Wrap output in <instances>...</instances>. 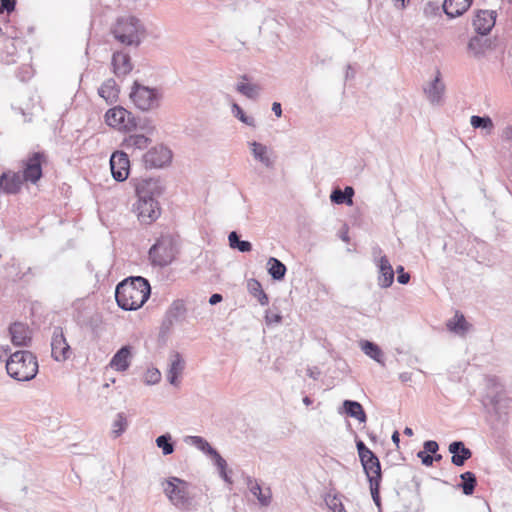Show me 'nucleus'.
<instances>
[{"instance_id":"obj_59","label":"nucleus","mask_w":512,"mask_h":512,"mask_svg":"<svg viewBox=\"0 0 512 512\" xmlns=\"http://www.w3.org/2000/svg\"><path fill=\"white\" fill-rule=\"evenodd\" d=\"M397 8L403 9L405 7L406 0H392Z\"/></svg>"},{"instance_id":"obj_6","label":"nucleus","mask_w":512,"mask_h":512,"mask_svg":"<svg viewBox=\"0 0 512 512\" xmlns=\"http://www.w3.org/2000/svg\"><path fill=\"white\" fill-rule=\"evenodd\" d=\"M105 121L109 126L119 130L131 131L139 128L146 134L154 131V126L148 119L142 123L137 122L131 112L120 106L109 109L105 114Z\"/></svg>"},{"instance_id":"obj_22","label":"nucleus","mask_w":512,"mask_h":512,"mask_svg":"<svg viewBox=\"0 0 512 512\" xmlns=\"http://www.w3.org/2000/svg\"><path fill=\"white\" fill-rule=\"evenodd\" d=\"M444 91L445 85L440 79V72L437 71L435 79L430 82L428 87L424 88V92L431 104L439 105L441 104Z\"/></svg>"},{"instance_id":"obj_55","label":"nucleus","mask_w":512,"mask_h":512,"mask_svg":"<svg viewBox=\"0 0 512 512\" xmlns=\"http://www.w3.org/2000/svg\"><path fill=\"white\" fill-rule=\"evenodd\" d=\"M307 375L314 379V380H317L320 376V371L317 369V368H308L307 369Z\"/></svg>"},{"instance_id":"obj_25","label":"nucleus","mask_w":512,"mask_h":512,"mask_svg":"<svg viewBox=\"0 0 512 512\" xmlns=\"http://www.w3.org/2000/svg\"><path fill=\"white\" fill-rule=\"evenodd\" d=\"M472 0H444L443 10L450 18L461 16L471 6Z\"/></svg>"},{"instance_id":"obj_63","label":"nucleus","mask_w":512,"mask_h":512,"mask_svg":"<svg viewBox=\"0 0 512 512\" xmlns=\"http://www.w3.org/2000/svg\"><path fill=\"white\" fill-rule=\"evenodd\" d=\"M403 433L407 436H412L413 435V430L410 428V427H406L403 431Z\"/></svg>"},{"instance_id":"obj_26","label":"nucleus","mask_w":512,"mask_h":512,"mask_svg":"<svg viewBox=\"0 0 512 512\" xmlns=\"http://www.w3.org/2000/svg\"><path fill=\"white\" fill-rule=\"evenodd\" d=\"M246 484L250 492L257 498L262 506L266 507L270 505L272 499L270 488H266L265 491H263L260 484L250 476L246 477Z\"/></svg>"},{"instance_id":"obj_53","label":"nucleus","mask_w":512,"mask_h":512,"mask_svg":"<svg viewBox=\"0 0 512 512\" xmlns=\"http://www.w3.org/2000/svg\"><path fill=\"white\" fill-rule=\"evenodd\" d=\"M265 319H266V322L268 324H270V323H280L281 320H282V317H281V315H279L277 313H273L271 311H267L266 315H265Z\"/></svg>"},{"instance_id":"obj_24","label":"nucleus","mask_w":512,"mask_h":512,"mask_svg":"<svg viewBox=\"0 0 512 512\" xmlns=\"http://www.w3.org/2000/svg\"><path fill=\"white\" fill-rule=\"evenodd\" d=\"M151 143V139L141 133H134L126 136L122 141V147L128 151L134 152L136 150H144Z\"/></svg>"},{"instance_id":"obj_3","label":"nucleus","mask_w":512,"mask_h":512,"mask_svg":"<svg viewBox=\"0 0 512 512\" xmlns=\"http://www.w3.org/2000/svg\"><path fill=\"white\" fill-rule=\"evenodd\" d=\"M36 356L27 350L16 351L6 360L8 375L17 381H30L38 373Z\"/></svg>"},{"instance_id":"obj_7","label":"nucleus","mask_w":512,"mask_h":512,"mask_svg":"<svg viewBox=\"0 0 512 512\" xmlns=\"http://www.w3.org/2000/svg\"><path fill=\"white\" fill-rule=\"evenodd\" d=\"M130 99L139 110L150 111L159 107L161 94L155 88L134 82L130 92Z\"/></svg>"},{"instance_id":"obj_47","label":"nucleus","mask_w":512,"mask_h":512,"mask_svg":"<svg viewBox=\"0 0 512 512\" xmlns=\"http://www.w3.org/2000/svg\"><path fill=\"white\" fill-rule=\"evenodd\" d=\"M327 505L330 507V509H332L334 512H346L345 509H344V506L343 504L341 503V501L336 498V497H333L329 500H327Z\"/></svg>"},{"instance_id":"obj_56","label":"nucleus","mask_w":512,"mask_h":512,"mask_svg":"<svg viewBox=\"0 0 512 512\" xmlns=\"http://www.w3.org/2000/svg\"><path fill=\"white\" fill-rule=\"evenodd\" d=\"M272 111L274 112V114L277 116V117H281L282 116V107H281V104L279 102H274L272 104Z\"/></svg>"},{"instance_id":"obj_17","label":"nucleus","mask_w":512,"mask_h":512,"mask_svg":"<svg viewBox=\"0 0 512 512\" xmlns=\"http://www.w3.org/2000/svg\"><path fill=\"white\" fill-rule=\"evenodd\" d=\"M185 368V361L181 354L172 352L169 356V368L167 370V380L173 386L179 385L178 378L182 375Z\"/></svg>"},{"instance_id":"obj_64","label":"nucleus","mask_w":512,"mask_h":512,"mask_svg":"<svg viewBox=\"0 0 512 512\" xmlns=\"http://www.w3.org/2000/svg\"><path fill=\"white\" fill-rule=\"evenodd\" d=\"M303 403L306 405V406H309L311 403H312V400L310 397L306 396L303 398Z\"/></svg>"},{"instance_id":"obj_52","label":"nucleus","mask_w":512,"mask_h":512,"mask_svg":"<svg viewBox=\"0 0 512 512\" xmlns=\"http://www.w3.org/2000/svg\"><path fill=\"white\" fill-rule=\"evenodd\" d=\"M438 10H439V6L436 3L428 2L425 4L423 11L426 16H432V15H435Z\"/></svg>"},{"instance_id":"obj_58","label":"nucleus","mask_w":512,"mask_h":512,"mask_svg":"<svg viewBox=\"0 0 512 512\" xmlns=\"http://www.w3.org/2000/svg\"><path fill=\"white\" fill-rule=\"evenodd\" d=\"M392 441L394 444H396V446L399 445V442H400V434L398 431H394L393 434H392V437H391Z\"/></svg>"},{"instance_id":"obj_30","label":"nucleus","mask_w":512,"mask_h":512,"mask_svg":"<svg viewBox=\"0 0 512 512\" xmlns=\"http://www.w3.org/2000/svg\"><path fill=\"white\" fill-rule=\"evenodd\" d=\"M243 81L238 82L236 85V91L240 94L246 96L249 99H256L259 97L261 92V87L258 84L254 83H246L244 81L248 80L247 75L241 76Z\"/></svg>"},{"instance_id":"obj_12","label":"nucleus","mask_w":512,"mask_h":512,"mask_svg":"<svg viewBox=\"0 0 512 512\" xmlns=\"http://www.w3.org/2000/svg\"><path fill=\"white\" fill-rule=\"evenodd\" d=\"M171 159V151L163 145L151 148L143 156L145 166L148 168H161L170 163Z\"/></svg>"},{"instance_id":"obj_45","label":"nucleus","mask_w":512,"mask_h":512,"mask_svg":"<svg viewBox=\"0 0 512 512\" xmlns=\"http://www.w3.org/2000/svg\"><path fill=\"white\" fill-rule=\"evenodd\" d=\"M380 483L381 481L376 480L369 482L372 499L378 507H380Z\"/></svg>"},{"instance_id":"obj_2","label":"nucleus","mask_w":512,"mask_h":512,"mask_svg":"<svg viewBox=\"0 0 512 512\" xmlns=\"http://www.w3.org/2000/svg\"><path fill=\"white\" fill-rule=\"evenodd\" d=\"M151 294V287L147 279L141 276L129 277L121 281L115 290V299L118 306L126 311L141 308Z\"/></svg>"},{"instance_id":"obj_16","label":"nucleus","mask_w":512,"mask_h":512,"mask_svg":"<svg viewBox=\"0 0 512 512\" xmlns=\"http://www.w3.org/2000/svg\"><path fill=\"white\" fill-rule=\"evenodd\" d=\"M11 342L15 346H28L31 342V330L28 325L22 322H15L9 327Z\"/></svg>"},{"instance_id":"obj_48","label":"nucleus","mask_w":512,"mask_h":512,"mask_svg":"<svg viewBox=\"0 0 512 512\" xmlns=\"http://www.w3.org/2000/svg\"><path fill=\"white\" fill-rule=\"evenodd\" d=\"M417 457L419 459H421L422 464L427 466V467L432 466V464L434 462V457L431 454H429L426 451H424V450L423 451H419L417 453Z\"/></svg>"},{"instance_id":"obj_15","label":"nucleus","mask_w":512,"mask_h":512,"mask_svg":"<svg viewBox=\"0 0 512 512\" xmlns=\"http://www.w3.org/2000/svg\"><path fill=\"white\" fill-rule=\"evenodd\" d=\"M186 306L182 299H177L172 302L165 314L163 325L169 329L175 323L182 322L186 316Z\"/></svg>"},{"instance_id":"obj_20","label":"nucleus","mask_w":512,"mask_h":512,"mask_svg":"<svg viewBox=\"0 0 512 512\" xmlns=\"http://www.w3.org/2000/svg\"><path fill=\"white\" fill-rule=\"evenodd\" d=\"M22 184L23 178L19 173H3L0 176V190L6 194H16Z\"/></svg>"},{"instance_id":"obj_51","label":"nucleus","mask_w":512,"mask_h":512,"mask_svg":"<svg viewBox=\"0 0 512 512\" xmlns=\"http://www.w3.org/2000/svg\"><path fill=\"white\" fill-rule=\"evenodd\" d=\"M15 0H0V13L3 11L11 12L15 8Z\"/></svg>"},{"instance_id":"obj_14","label":"nucleus","mask_w":512,"mask_h":512,"mask_svg":"<svg viewBox=\"0 0 512 512\" xmlns=\"http://www.w3.org/2000/svg\"><path fill=\"white\" fill-rule=\"evenodd\" d=\"M496 12L490 10H480L473 19L475 31L484 36L489 34L495 25Z\"/></svg>"},{"instance_id":"obj_38","label":"nucleus","mask_w":512,"mask_h":512,"mask_svg":"<svg viewBox=\"0 0 512 512\" xmlns=\"http://www.w3.org/2000/svg\"><path fill=\"white\" fill-rule=\"evenodd\" d=\"M229 245L232 249H237L240 252H250L252 250V244L246 240H240L239 235L236 231H232L228 235Z\"/></svg>"},{"instance_id":"obj_36","label":"nucleus","mask_w":512,"mask_h":512,"mask_svg":"<svg viewBox=\"0 0 512 512\" xmlns=\"http://www.w3.org/2000/svg\"><path fill=\"white\" fill-rule=\"evenodd\" d=\"M470 124L474 129L484 130L486 134H491L494 128L493 121L489 116L473 115L470 118Z\"/></svg>"},{"instance_id":"obj_31","label":"nucleus","mask_w":512,"mask_h":512,"mask_svg":"<svg viewBox=\"0 0 512 512\" xmlns=\"http://www.w3.org/2000/svg\"><path fill=\"white\" fill-rule=\"evenodd\" d=\"M354 189L351 186H346L344 190L336 188L332 191L330 199L335 204H353Z\"/></svg>"},{"instance_id":"obj_32","label":"nucleus","mask_w":512,"mask_h":512,"mask_svg":"<svg viewBox=\"0 0 512 512\" xmlns=\"http://www.w3.org/2000/svg\"><path fill=\"white\" fill-rule=\"evenodd\" d=\"M361 349L367 356L384 366V354L377 344L365 340L361 342Z\"/></svg>"},{"instance_id":"obj_46","label":"nucleus","mask_w":512,"mask_h":512,"mask_svg":"<svg viewBox=\"0 0 512 512\" xmlns=\"http://www.w3.org/2000/svg\"><path fill=\"white\" fill-rule=\"evenodd\" d=\"M215 466L218 468L219 472L224 471L227 468V462L226 460L217 452V450L210 456Z\"/></svg>"},{"instance_id":"obj_41","label":"nucleus","mask_w":512,"mask_h":512,"mask_svg":"<svg viewBox=\"0 0 512 512\" xmlns=\"http://www.w3.org/2000/svg\"><path fill=\"white\" fill-rule=\"evenodd\" d=\"M155 442L157 447L162 450L163 455H170L174 452V443L169 433L158 436Z\"/></svg>"},{"instance_id":"obj_1","label":"nucleus","mask_w":512,"mask_h":512,"mask_svg":"<svg viewBox=\"0 0 512 512\" xmlns=\"http://www.w3.org/2000/svg\"><path fill=\"white\" fill-rule=\"evenodd\" d=\"M134 185L138 197L134 211L142 223L150 224L160 215L157 198L162 195L163 186L160 180L153 178L136 179Z\"/></svg>"},{"instance_id":"obj_60","label":"nucleus","mask_w":512,"mask_h":512,"mask_svg":"<svg viewBox=\"0 0 512 512\" xmlns=\"http://www.w3.org/2000/svg\"><path fill=\"white\" fill-rule=\"evenodd\" d=\"M219 473H220V476L223 478V480H224L225 482H227V483H231V482H232V481H231V478L227 475L226 470H224V471L222 470V471H220Z\"/></svg>"},{"instance_id":"obj_44","label":"nucleus","mask_w":512,"mask_h":512,"mask_svg":"<svg viewBox=\"0 0 512 512\" xmlns=\"http://www.w3.org/2000/svg\"><path fill=\"white\" fill-rule=\"evenodd\" d=\"M161 380V372L157 368H150L145 373L144 382L147 385H155Z\"/></svg>"},{"instance_id":"obj_33","label":"nucleus","mask_w":512,"mask_h":512,"mask_svg":"<svg viewBox=\"0 0 512 512\" xmlns=\"http://www.w3.org/2000/svg\"><path fill=\"white\" fill-rule=\"evenodd\" d=\"M247 288L249 293L254 296L258 302L262 305H268L269 299L267 294L262 289L261 283L256 279H250L247 282Z\"/></svg>"},{"instance_id":"obj_8","label":"nucleus","mask_w":512,"mask_h":512,"mask_svg":"<svg viewBox=\"0 0 512 512\" xmlns=\"http://www.w3.org/2000/svg\"><path fill=\"white\" fill-rule=\"evenodd\" d=\"M358 456L369 482L371 480L381 481L382 471L379 458L372 452L362 440L356 441Z\"/></svg>"},{"instance_id":"obj_9","label":"nucleus","mask_w":512,"mask_h":512,"mask_svg":"<svg viewBox=\"0 0 512 512\" xmlns=\"http://www.w3.org/2000/svg\"><path fill=\"white\" fill-rule=\"evenodd\" d=\"M149 259L153 265L164 267L174 259V249L170 239L161 238L150 248Z\"/></svg>"},{"instance_id":"obj_13","label":"nucleus","mask_w":512,"mask_h":512,"mask_svg":"<svg viewBox=\"0 0 512 512\" xmlns=\"http://www.w3.org/2000/svg\"><path fill=\"white\" fill-rule=\"evenodd\" d=\"M51 355L56 361H65L70 355V346L64 337L62 328L55 327L51 339Z\"/></svg>"},{"instance_id":"obj_28","label":"nucleus","mask_w":512,"mask_h":512,"mask_svg":"<svg viewBox=\"0 0 512 512\" xmlns=\"http://www.w3.org/2000/svg\"><path fill=\"white\" fill-rule=\"evenodd\" d=\"M98 94L109 104L116 102L119 95V89L115 80H106L98 89Z\"/></svg>"},{"instance_id":"obj_27","label":"nucleus","mask_w":512,"mask_h":512,"mask_svg":"<svg viewBox=\"0 0 512 512\" xmlns=\"http://www.w3.org/2000/svg\"><path fill=\"white\" fill-rule=\"evenodd\" d=\"M249 145L251 153L257 161L261 162L267 168L273 167L274 161L269 156L270 150L266 145L256 141L250 142Z\"/></svg>"},{"instance_id":"obj_19","label":"nucleus","mask_w":512,"mask_h":512,"mask_svg":"<svg viewBox=\"0 0 512 512\" xmlns=\"http://www.w3.org/2000/svg\"><path fill=\"white\" fill-rule=\"evenodd\" d=\"M448 451L452 454L451 462L461 467L472 457V451L462 441H454L449 444Z\"/></svg>"},{"instance_id":"obj_4","label":"nucleus","mask_w":512,"mask_h":512,"mask_svg":"<svg viewBox=\"0 0 512 512\" xmlns=\"http://www.w3.org/2000/svg\"><path fill=\"white\" fill-rule=\"evenodd\" d=\"M163 493L169 502L179 510L187 511L191 509L193 497L190 494V483L172 476L161 482Z\"/></svg>"},{"instance_id":"obj_40","label":"nucleus","mask_w":512,"mask_h":512,"mask_svg":"<svg viewBox=\"0 0 512 512\" xmlns=\"http://www.w3.org/2000/svg\"><path fill=\"white\" fill-rule=\"evenodd\" d=\"M128 427V421L124 413L120 412L116 415L112 423L111 434L114 438L121 436Z\"/></svg>"},{"instance_id":"obj_18","label":"nucleus","mask_w":512,"mask_h":512,"mask_svg":"<svg viewBox=\"0 0 512 512\" xmlns=\"http://www.w3.org/2000/svg\"><path fill=\"white\" fill-rule=\"evenodd\" d=\"M42 176L41 154L36 152L27 160L23 171V181L36 183Z\"/></svg>"},{"instance_id":"obj_50","label":"nucleus","mask_w":512,"mask_h":512,"mask_svg":"<svg viewBox=\"0 0 512 512\" xmlns=\"http://www.w3.org/2000/svg\"><path fill=\"white\" fill-rule=\"evenodd\" d=\"M424 451H426L429 454H436V452L439 449V445L434 440H427L423 444Z\"/></svg>"},{"instance_id":"obj_54","label":"nucleus","mask_w":512,"mask_h":512,"mask_svg":"<svg viewBox=\"0 0 512 512\" xmlns=\"http://www.w3.org/2000/svg\"><path fill=\"white\" fill-rule=\"evenodd\" d=\"M223 297L221 294H218V293H214L210 296L209 298V303L211 305H216L218 303H220L222 301Z\"/></svg>"},{"instance_id":"obj_23","label":"nucleus","mask_w":512,"mask_h":512,"mask_svg":"<svg viewBox=\"0 0 512 512\" xmlns=\"http://www.w3.org/2000/svg\"><path fill=\"white\" fill-rule=\"evenodd\" d=\"M131 347L126 345L121 347L111 358L110 367L118 372L126 371L130 366Z\"/></svg>"},{"instance_id":"obj_29","label":"nucleus","mask_w":512,"mask_h":512,"mask_svg":"<svg viewBox=\"0 0 512 512\" xmlns=\"http://www.w3.org/2000/svg\"><path fill=\"white\" fill-rule=\"evenodd\" d=\"M343 409L348 416L357 419L361 423L366 422V413L359 402L354 400H345L343 402Z\"/></svg>"},{"instance_id":"obj_35","label":"nucleus","mask_w":512,"mask_h":512,"mask_svg":"<svg viewBox=\"0 0 512 512\" xmlns=\"http://www.w3.org/2000/svg\"><path fill=\"white\" fill-rule=\"evenodd\" d=\"M461 483L458 487L462 489V492L469 496L472 495L477 485V479L473 472L466 471L460 475Z\"/></svg>"},{"instance_id":"obj_5","label":"nucleus","mask_w":512,"mask_h":512,"mask_svg":"<svg viewBox=\"0 0 512 512\" xmlns=\"http://www.w3.org/2000/svg\"><path fill=\"white\" fill-rule=\"evenodd\" d=\"M144 32L141 21L133 16L118 18L112 28L114 38L127 46H139Z\"/></svg>"},{"instance_id":"obj_62","label":"nucleus","mask_w":512,"mask_h":512,"mask_svg":"<svg viewBox=\"0 0 512 512\" xmlns=\"http://www.w3.org/2000/svg\"><path fill=\"white\" fill-rule=\"evenodd\" d=\"M353 76V70H352V67L350 65L347 66V71H346V78L348 77H352Z\"/></svg>"},{"instance_id":"obj_57","label":"nucleus","mask_w":512,"mask_h":512,"mask_svg":"<svg viewBox=\"0 0 512 512\" xmlns=\"http://www.w3.org/2000/svg\"><path fill=\"white\" fill-rule=\"evenodd\" d=\"M411 378H412V374L411 373H408V372H403L399 375V379L402 381V382H408V381H411Z\"/></svg>"},{"instance_id":"obj_42","label":"nucleus","mask_w":512,"mask_h":512,"mask_svg":"<svg viewBox=\"0 0 512 512\" xmlns=\"http://www.w3.org/2000/svg\"><path fill=\"white\" fill-rule=\"evenodd\" d=\"M232 114L235 118H237L242 123H244L250 127H255L256 124H255L254 117L247 116L244 113L243 109L237 103L232 104Z\"/></svg>"},{"instance_id":"obj_11","label":"nucleus","mask_w":512,"mask_h":512,"mask_svg":"<svg viewBox=\"0 0 512 512\" xmlns=\"http://www.w3.org/2000/svg\"><path fill=\"white\" fill-rule=\"evenodd\" d=\"M110 168L113 178L123 182L128 178L130 172V161L128 154L124 151H116L110 157Z\"/></svg>"},{"instance_id":"obj_49","label":"nucleus","mask_w":512,"mask_h":512,"mask_svg":"<svg viewBox=\"0 0 512 512\" xmlns=\"http://www.w3.org/2000/svg\"><path fill=\"white\" fill-rule=\"evenodd\" d=\"M396 272L398 273V276H397V281L400 283V284H407L410 280V275L409 273H406L404 271V268L403 266H398L397 269H396Z\"/></svg>"},{"instance_id":"obj_43","label":"nucleus","mask_w":512,"mask_h":512,"mask_svg":"<svg viewBox=\"0 0 512 512\" xmlns=\"http://www.w3.org/2000/svg\"><path fill=\"white\" fill-rule=\"evenodd\" d=\"M190 440L195 447L209 456H211L216 451V449H214L204 438L200 436H191Z\"/></svg>"},{"instance_id":"obj_21","label":"nucleus","mask_w":512,"mask_h":512,"mask_svg":"<svg viewBox=\"0 0 512 512\" xmlns=\"http://www.w3.org/2000/svg\"><path fill=\"white\" fill-rule=\"evenodd\" d=\"M112 66L115 75L118 77L127 75L133 68L130 56L123 51L113 53Z\"/></svg>"},{"instance_id":"obj_34","label":"nucleus","mask_w":512,"mask_h":512,"mask_svg":"<svg viewBox=\"0 0 512 512\" xmlns=\"http://www.w3.org/2000/svg\"><path fill=\"white\" fill-rule=\"evenodd\" d=\"M268 273L274 280H282L286 274V266L277 258L270 257L267 262Z\"/></svg>"},{"instance_id":"obj_39","label":"nucleus","mask_w":512,"mask_h":512,"mask_svg":"<svg viewBox=\"0 0 512 512\" xmlns=\"http://www.w3.org/2000/svg\"><path fill=\"white\" fill-rule=\"evenodd\" d=\"M487 47L488 40H484L478 36L472 37L468 42V50L472 52L475 57L483 55Z\"/></svg>"},{"instance_id":"obj_37","label":"nucleus","mask_w":512,"mask_h":512,"mask_svg":"<svg viewBox=\"0 0 512 512\" xmlns=\"http://www.w3.org/2000/svg\"><path fill=\"white\" fill-rule=\"evenodd\" d=\"M450 331L456 334H465L468 330V323L462 314L456 313L454 318L447 323Z\"/></svg>"},{"instance_id":"obj_61","label":"nucleus","mask_w":512,"mask_h":512,"mask_svg":"<svg viewBox=\"0 0 512 512\" xmlns=\"http://www.w3.org/2000/svg\"><path fill=\"white\" fill-rule=\"evenodd\" d=\"M9 352H10V349H9L8 346L6 348L5 347H0V360L2 359V357L4 355H7Z\"/></svg>"},{"instance_id":"obj_10","label":"nucleus","mask_w":512,"mask_h":512,"mask_svg":"<svg viewBox=\"0 0 512 512\" xmlns=\"http://www.w3.org/2000/svg\"><path fill=\"white\" fill-rule=\"evenodd\" d=\"M382 250L379 247L373 248L374 262L378 268L377 282L379 287L388 288L394 282V270L385 255H381Z\"/></svg>"}]
</instances>
